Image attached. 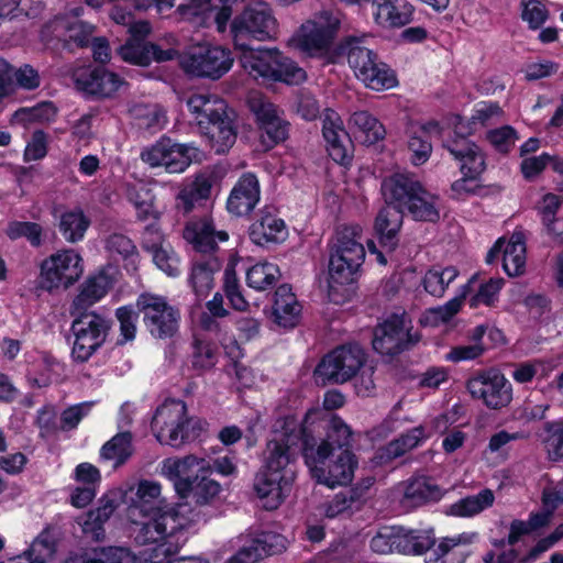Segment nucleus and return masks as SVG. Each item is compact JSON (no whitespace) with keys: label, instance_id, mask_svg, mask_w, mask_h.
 <instances>
[{"label":"nucleus","instance_id":"1","mask_svg":"<svg viewBox=\"0 0 563 563\" xmlns=\"http://www.w3.org/2000/svg\"><path fill=\"white\" fill-rule=\"evenodd\" d=\"M352 431L338 416L319 408L302 419L289 413L275 420L254 490L265 509H277L290 494L296 477L294 459L301 449L311 477L329 488L346 486L357 468L347 449Z\"/></svg>","mask_w":563,"mask_h":563},{"label":"nucleus","instance_id":"2","mask_svg":"<svg viewBox=\"0 0 563 563\" xmlns=\"http://www.w3.org/2000/svg\"><path fill=\"white\" fill-rule=\"evenodd\" d=\"M126 516L133 525L135 541L156 544L145 560L162 563L176 554L187 541V533L200 521V514L188 504L170 505L162 498V485L142 479Z\"/></svg>","mask_w":563,"mask_h":563},{"label":"nucleus","instance_id":"3","mask_svg":"<svg viewBox=\"0 0 563 563\" xmlns=\"http://www.w3.org/2000/svg\"><path fill=\"white\" fill-rule=\"evenodd\" d=\"M244 0H186L176 12L196 26H214L219 34L229 31L234 48H247L252 41H276L279 22L271 3L251 0L233 16L234 7Z\"/></svg>","mask_w":563,"mask_h":563},{"label":"nucleus","instance_id":"4","mask_svg":"<svg viewBox=\"0 0 563 563\" xmlns=\"http://www.w3.org/2000/svg\"><path fill=\"white\" fill-rule=\"evenodd\" d=\"M362 240L363 228L350 224L339 229L329 245L328 297L336 305L347 301L354 292L366 254Z\"/></svg>","mask_w":563,"mask_h":563},{"label":"nucleus","instance_id":"5","mask_svg":"<svg viewBox=\"0 0 563 563\" xmlns=\"http://www.w3.org/2000/svg\"><path fill=\"white\" fill-rule=\"evenodd\" d=\"M382 192L387 203L407 210L416 220L433 222L439 219L438 197L410 174H395L384 179Z\"/></svg>","mask_w":563,"mask_h":563},{"label":"nucleus","instance_id":"6","mask_svg":"<svg viewBox=\"0 0 563 563\" xmlns=\"http://www.w3.org/2000/svg\"><path fill=\"white\" fill-rule=\"evenodd\" d=\"M241 51L244 70L255 79L263 78L287 85H298L306 79V71L278 48H235Z\"/></svg>","mask_w":563,"mask_h":563},{"label":"nucleus","instance_id":"7","mask_svg":"<svg viewBox=\"0 0 563 563\" xmlns=\"http://www.w3.org/2000/svg\"><path fill=\"white\" fill-rule=\"evenodd\" d=\"M366 37H347L341 45L346 54L350 67L357 79L367 88L376 91L391 89L397 86L395 71L365 44Z\"/></svg>","mask_w":563,"mask_h":563},{"label":"nucleus","instance_id":"8","mask_svg":"<svg viewBox=\"0 0 563 563\" xmlns=\"http://www.w3.org/2000/svg\"><path fill=\"white\" fill-rule=\"evenodd\" d=\"M340 16L322 10L305 20L288 40V46L310 57H321L333 46L340 27Z\"/></svg>","mask_w":563,"mask_h":563},{"label":"nucleus","instance_id":"9","mask_svg":"<svg viewBox=\"0 0 563 563\" xmlns=\"http://www.w3.org/2000/svg\"><path fill=\"white\" fill-rule=\"evenodd\" d=\"M196 428L201 429V422L187 417V408L181 400L165 401L156 409L152 420V430L157 441L174 448L194 438Z\"/></svg>","mask_w":563,"mask_h":563},{"label":"nucleus","instance_id":"10","mask_svg":"<svg viewBox=\"0 0 563 563\" xmlns=\"http://www.w3.org/2000/svg\"><path fill=\"white\" fill-rule=\"evenodd\" d=\"M179 63L190 76L217 80L231 70L234 57L223 45L200 43L185 52Z\"/></svg>","mask_w":563,"mask_h":563},{"label":"nucleus","instance_id":"11","mask_svg":"<svg viewBox=\"0 0 563 563\" xmlns=\"http://www.w3.org/2000/svg\"><path fill=\"white\" fill-rule=\"evenodd\" d=\"M84 272V258L76 250H58L41 263L38 287L48 292L68 289L81 278Z\"/></svg>","mask_w":563,"mask_h":563},{"label":"nucleus","instance_id":"12","mask_svg":"<svg viewBox=\"0 0 563 563\" xmlns=\"http://www.w3.org/2000/svg\"><path fill=\"white\" fill-rule=\"evenodd\" d=\"M366 360L360 345H341L323 356L314 369V378L322 384H344L358 375Z\"/></svg>","mask_w":563,"mask_h":563},{"label":"nucleus","instance_id":"13","mask_svg":"<svg viewBox=\"0 0 563 563\" xmlns=\"http://www.w3.org/2000/svg\"><path fill=\"white\" fill-rule=\"evenodd\" d=\"M201 151L191 143H177L162 136L141 152V159L150 167H163L169 174H181L201 159Z\"/></svg>","mask_w":563,"mask_h":563},{"label":"nucleus","instance_id":"14","mask_svg":"<svg viewBox=\"0 0 563 563\" xmlns=\"http://www.w3.org/2000/svg\"><path fill=\"white\" fill-rule=\"evenodd\" d=\"M111 320L102 314L89 312L75 319L70 331L74 336L71 356L76 362H87L106 342Z\"/></svg>","mask_w":563,"mask_h":563},{"label":"nucleus","instance_id":"15","mask_svg":"<svg viewBox=\"0 0 563 563\" xmlns=\"http://www.w3.org/2000/svg\"><path fill=\"white\" fill-rule=\"evenodd\" d=\"M202 473H212L211 460L195 454L167 457L159 464V474L173 484L181 498L189 497L191 485Z\"/></svg>","mask_w":563,"mask_h":563},{"label":"nucleus","instance_id":"16","mask_svg":"<svg viewBox=\"0 0 563 563\" xmlns=\"http://www.w3.org/2000/svg\"><path fill=\"white\" fill-rule=\"evenodd\" d=\"M137 307L143 313L146 329L153 336L166 339L177 332L180 314L167 302L166 298L145 292L139 297Z\"/></svg>","mask_w":563,"mask_h":563},{"label":"nucleus","instance_id":"17","mask_svg":"<svg viewBox=\"0 0 563 563\" xmlns=\"http://www.w3.org/2000/svg\"><path fill=\"white\" fill-rule=\"evenodd\" d=\"M418 341L419 335L412 332L411 320L404 312L390 316L375 329L373 347L382 355H394Z\"/></svg>","mask_w":563,"mask_h":563},{"label":"nucleus","instance_id":"18","mask_svg":"<svg viewBox=\"0 0 563 563\" xmlns=\"http://www.w3.org/2000/svg\"><path fill=\"white\" fill-rule=\"evenodd\" d=\"M467 390L472 397L483 400L492 409L506 407L512 399L511 384L495 369L483 372L468 379Z\"/></svg>","mask_w":563,"mask_h":563},{"label":"nucleus","instance_id":"19","mask_svg":"<svg viewBox=\"0 0 563 563\" xmlns=\"http://www.w3.org/2000/svg\"><path fill=\"white\" fill-rule=\"evenodd\" d=\"M233 542L239 547L236 560L243 563H255L265 555L282 553L288 545L286 537L273 531H247Z\"/></svg>","mask_w":563,"mask_h":563},{"label":"nucleus","instance_id":"20","mask_svg":"<svg viewBox=\"0 0 563 563\" xmlns=\"http://www.w3.org/2000/svg\"><path fill=\"white\" fill-rule=\"evenodd\" d=\"M249 103L251 111L256 117L262 143L267 148L287 139L289 124L275 104L262 96H252Z\"/></svg>","mask_w":563,"mask_h":563},{"label":"nucleus","instance_id":"21","mask_svg":"<svg viewBox=\"0 0 563 563\" xmlns=\"http://www.w3.org/2000/svg\"><path fill=\"white\" fill-rule=\"evenodd\" d=\"M95 25L82 20L52 19L41 30V41L51 45L63 42L68 48L85 47L90 43Z\"/></svg>","mask_w":563,"mask_h":563},{"label":"nucleus","instance_id":"22","mask_svg":"<svg viewBox=\"0 0 563 563\" xmlns=\"http://www.w3.org/2000/svg\"><path fill=\"white\" fill-rule=\"evenodd\" d=\"M454 422L453 415L442 413L435 417L430 426L427 423L418 426L389 442L379 451L378 457L382 462L396 459L422 444L432 432H444Z\"/></svg>","mask_w":563,"mask_h":563},{"label":"nucleus","instance_id":"23","mask_svg":"<svg viewBox=\"0 0 563 563\" xmlns=\"http://www.w3.org/2000/svg\"><path fill=\"white\" fill-rule=\"evenodd\" d=\"M166 43L169 47L163 48L156 43L129 38L126 43L119 48L118 54L124 62L139 66H147L152 62H167L178 55V51L176 49L178 40L174 34H169L166 36Z\"/></svg>","mask_w":563,"mask_h":563},{"label":"nucleus","instance_id":"24","mask_svg":"<svg viewBox=\"0 0 563 563\" xmlns=\"http://www.w3.org/2000/svg\"><path fill=\"white\" fill-rule=\"evenodd\" d=\"M543 509L531 514L528 521L515 520L510 525L507 539L509 545L517 543L521 537L534 532L551 521L552 511L563 504V483L549 486L543 490Z\"/></svg>","mask_w":563,"mask_h":563},{"label":"nucleus","instance_id":"25","mask_svg":"<svg viewBox=\"0 0 563 563\" xmlns=\"http://www.w3.org/2000/svg\"><path fill=\"white\" fill-rule=\"evenodd\" d=\"M73 78L78 90L100 98L112 97L125 84L118 74L103 67H78Z\"/></svg>","mask_w":563,"mask_h":563},{"label":"nucleus","instance_id":"26","mask_svg":"<svg viewBox=\"0 0 563 563\" xmlns=\"http://www.w3.org/2000/svg\"><path fill=\"white\" fill-rule=\"evenodd\" d=\"M526 241L522 232H514L506 240L500 238L486 255V263L493 264L503 255V268L508 276L515 277L523 274L526 269Z\"/></svg>","mask_w":563,"mask_h":563},{"label":"nucleus","instance_id":"27","mask_svg":"<svg viewBox=\"0 0 563 563\" xmlns=\"http://www.w3.org/2000/svg\"><path fill=\"white\" fill-rule=\"evenodd\" d=\"M322 135L329 156L339 164L351 159V140L338 112L327 109L322 119Z\"/></svg>","mask_w":563,"mask_h":563},{"label":"nucleus","instance_id":"28","mask_svg":"<svg viewBox=\"0 0 563 563\" xmlns=\"http://www.w3.org/2000/svg\"><path fill=\"white\" fill-rule=\"evenodd\" d=\"M442 129L437 121L412 122L407 128V147L410 162L415 166L423 165L432 153V140L441 135Z\"/></svg>","mask_w":563,"mask_h":563},{"label":"nucleus","instance_id":"29","mask_svg":"<svg viewBox=\"0 0 563 563\" xmlns=\"http://www.w3.org/2000/svg\"><path fill=\"white\" fill-rule=\"evenodd\" d=\"M185 240L199 253H211L218 243L229 239L228 232L217 230L211 219L202 218L189 221L184 230Z\"/></svg>","mask_w":563,"mask_h":563},{"label":"nucleus","instance_id":"30","mask_svg":"<svg viewBox=\"0 0 563 563\" xmlns=\"http://www.w3.org/2000/svg\"><path fill=\"white\" fill-rule=\"evenodd\" d=\"M444 147L460 163L462 175L481 176L485 170V156L482 150L466 135H455L445 142Z\"/></svg>","mask_w":563,"mask_h":563},{"label":"nucleus","instance_id":"31","mask_svg":"<svg viewBox=\"0 0 563 563\" xmlns=\"http://www.w3.org/2000/svg\"><path fill=\"white\" fill-rule=\"evenodd\" d=\"M402 210L395 205L387 203L376 216L374 232L380 247L386 252L396 250L399 243V232L402 227Z\"/></svg>","mask_w":563,"mask_h":563},{"label":"nucleus","instance_id":"32","mask_svg":"<svg viewBox=\"0 0 563 563\" xmlns=\"http://www.w3.org/2000/svg\"><path fill=\"white\" fill-rule=\"evenodd\" d=\"M412 13V5L405 0H372L374 21L384 29L405 26L411 21Z\"/></svg>","mask_w":563,"mask_h":563},{"label":"nucleus","instance_id":"33","mask_svg":"<svg viewBox=\"0 0 563 563\" xmlns=\"http://www.w3.org/2000/svg\"><path fill=\"white\" fill-rule=\"evenodd\" d=\"M302 306L289 285H280L274 297L272 320L279 328L291 329L301 318Z\"/></svg>","mask_w":563,"mask_h":563},{"label":"nucleus","instance_id":"34","mask_svg":"<svg viewBox=\"0 0 563 563\" xmlns=\"http://www.w3.org/2000/svg\"><path fill=\"white\" fill-rule=\"evenodd\" d=\"M260 201V184L255 175L244 174L233 187L228 210L236 216L249 214Z\"/></svg>","mask_w":563,"mask_h":563},{"label":"nucleus","instance_id":"35","mask_svg":"<svg viewBox=\"0 0 563 563\" xmlns=\"http://www.w3.org/2000/svg\"><path fill=\"white\" fill-rule=\"evenodd\" d=\"M187 107L201 130L229 114L225 101L217 95L208 92L190 96Z\"/></svg>","mask_w":563,"mask_h":563},{"label":"nucleus","instance_id":"36","mask_svg":"<svg viewBox=\"0 0 563 563\" xmlns=\"http://www.w3.org/2000/svg\"><path fill=\"white\" fill-rule=\"evenodd\" d=\"M250 239L256 245L280 244L288 238L285 221L272 213H262L250 227Z\"/></svg>","mask_w":563,"mask_h":563},{"label":"nucleus","instance_id":"37","mask_svg":"<svg viewBox=\"0 0 563 563\" xmlns=\"http://www.w3.org/2000/svg\"><path fill=\"white\" fill-rule=\"evenodd\" d=\"M402 493V504L416 507L428 501H438L442 498L444 490L431 478L416 476L399 485Z\"/></svg>","mask_w":563,"mask_h":563},{"label":"nucleus","instance_id":"38","mask_svg":"<svg viewBox=\"0 0 563 563\" xmlns=\"http://www.w3.org/2000/svg\"><path fill=\"white\" fill-rule=\"evenodd\" d=\"M63 563H142V559L123 547H99L74 553Z\"/></svg>","mask_w":563,"mask_h":563},{"label":"nucleus","instance_id":"39","mask_svg":"<svg viewBox=\"0 0 563 563\" xmlns=\"http://www.w3.org/2000/svg\"><path fill=\"white\" fill-rule=\"evenodd\" d=\"M503 109L498 103L492 101L477 102L472 111L468 121L459 119L455 123V135H471L481 129L494 124L503 117Z\"/></svg>","mask_w":563,"mask_h":563},{"label":"nucleus","instance_id":"40","mask_svg":"<svg viewBox=\"0 0 563 563\" xmlns=\"http://www.w3.org/2000/svg\"><path fill=\"white\" fill-rule=\"evenodd\" d=\"M112 271V267L103 268L89 276L81 284L74 305L79 309H86L101 300L113 285Z\"/></svg>","mask_w":563,"mask_h":563},{"label":"nucleus","instance_id":"41","mask_svg":"<svg viewBox=\"0 0 563 563\" xmlns=\"http://www.w3.org/2000/svg\"><path fill=\"white\" fill-rule=\"evenodd\" d=\"M347 124L353 137L365 145L377 143L386 134V130L378 119L365 110L353 112Z\"/></svg>","mask_w":563,"mask_h":563},{"label":"nucleus","instance_id":"42","mask_svg":"<svg viewBox=\"0 0 563 563\" xmlns=\"http://www.w3.org/2000/svg\"><path fill=\"white\" fill-rule=\"evenodd\" d=\"M117 508L113 499L106 496L100 499L99 506L77 518L82 533L95 541H101L104 538V522L110 518Z\"/></svg>","mask_w":563,"mask_h":563},{"label":"nucleus","instance_id":"43","mask_svg":"<svg viewBox=\"0 0 563 563\" xmlns=\"http://www.w3.org/2000/svg\"><path fill=\"white\" fill-rule=\"evenodd\" d=\"M476 278L477 276L473 275L467 283L460 288L459 295L449 300L445 305L426 310L420 318V323L424 327H438L450 321L460 311L462 302L467 297Z\"/></svg>","mask_w":563,"mask_h":563},{"label":"nucleus","instance_id":"44","mask_svg":"<svg viewBox=\"0 0 563 563\" xmlns=\"http://www.w3.org/2000/svg\"><path fill=\"white\" fill-rule=\"evenodd\" d=\"M26 362L29 364L27 380L32 386L40 388L46 387L53 382L59 367L57 360L44 352L27 355Z\"/></svg>","mask_w":563,"mask_h":563},{"label":"nucleus","instance_id":"45","mask_svg":"<svg viewBox=\"0 0 563 563\" xmlns=\"http://www.w3.org/2000/svg\"><path fill=\"white\" fill-rule=\"evenodd\" d=\"M221 263L216 256L197 258L192 263L189 283L197 296H206L213 287V275L220 269Z\"/></svg>","mask_w":563,"mask_h":563},{"label":"nucleus","instance_id":"46","mask_svg":"<svg viewBox=\"0 0 563 563\" xmlns=\"http://www.w3.org/2000/svg\"><path fill=\"white\" fill-rule=\"evenodd\" d=\"M495 495L493 490L482 489L476 495H470L448 507L446 514L453 517L471 518L479 515L494 505Z\"/></svg>","mask_w":563,"mask_h":563},{"label":"nucleus","instance_id":"47","mask_svg":"<svg viewBox=\"0 0 563 563\" xmlns=\"http://www.w3.org/2000/svg\"><path fill=\"white\" fill-rule=\"evenodd\" d=\"M202 132L208 137L211 148L217 154L228 152L236 140L233 121L229 114L213 121L211 124L202 129Z\"/></svg>","mask_w":563,"mask_h":563},{"label":"nucleus","instance_id":"48","mask_svg":"<svg viewBox=\"0 0 563 563\" xmlns=\"http://www.w3.org/2000/svg\"><path fill=\"white\" fill-rule=\"evenodd\" d=\"M282 276L277 264L269 261H260L245 272L246 285L257 291L272 289Z\"/></svg>","mask_w":563,"mask_h":563},{"label":"nucleus","instance_id":"49","mask_svg":"<svg viewBox=\"0 0 563 563\" xmlns=\"http://www.w3.org/2000/svg\"><path fill=\"white\" fill-rule=\"evenodd\" d=\"M475 283L472 285L470 292L468 303L472 308L479 306L492 307L498 301V296L504 287L505 280L501 277H492L485 282L478 283V275Z\"/></svg>","mask_w":563,"mask_h":563},{"label":"nucleus","instance_id":"50","mask_svg":"<svg viewBox=\"0 0 563 563\" xmlns=\"http://www.w3.org/2000/svg\"><path fill=\"white\" fill-rule=\"evenodd\" d=\"M435 538L431 529L408 530L400 527V553L421 555L434 545Z\"/></svg>","mask_w":563,"mask_h":563},{"label":"nucleus","instance_id":"51","mask_svg":"<svg viewBox=\"0 0 563 563\" xmlns=\"http://www.w3.org/2000/svg\"><path fill=\"white\" fill-rule=\"evenodd\" d=\"M459 275L460 272L454 266H435L424 274L422 286L429 295L441 298Z\"/></svg>","mask_w":563,"mask_h":563},{"label":"nucleus","instance_id":"52","mask_svg":"<svg viewBox=\"0 0 563 563\" xmlns=\"http://www.w3.org/2000/svg\"><path fill=\"white\" fill-rule=\"evenodd\" d=\"M132 435L130 432L115 434L100 450V457L113 463L114 467L124 464L132 455Z\"/></svg>","mask_w":563,"mask_h":563},{"label":"nucleus","instance_id":"53","mask_svg":"<svg viewBox=\"0 0 563 563\" xmlns=\"http://www.w3.org/2000/svg\"><path fill=\"white\" fill-rule=\"evenodd\" d=\"M57 109L53 102H42L34 107L21 108L12 117V123L27 126L30 124H45L55 120Z\"/></svg>","mask_w":563,"mask_h":563},{"label":"nucleus","instance_id":"54","mask_svg":"<svg viewBox=\"0 0 563 563\" xmlns=\"http://www.w3.org/2000/svg\"><path fill=\"white\" fill-rule=\"evenodd\" d=\"M90 224L89 219L80 209L66 211L59 220V231L69 243L81 241Z\"/></svg>","mask_w":563,"mask_h":563},{"label":"nucleus","instance_id":"55","mask_svg":"<svg viewBox=\"0 0 563 563\" xmlns=\"http://www.w3.org/2000/svg\"><path fill=\"white\" fill-rule=\"evenodd\" d=\"M555 367L556 364L553 360L523 362L515 366L511 376L516 383L527 384L533 378H547Z\"/></svg>","mask_w":563,"mask_h":563},{"label":"nucleus","instance_id":"56","mask_svg":"<svg viewBox=\"0 0 563 563\" xmlns=\"http://www.w3.org/2000/svg\"><path fill=\"white\" fill-rule=\"evenodd\" d=\"M130 112L141 129L157 131L166 124L165 112L157 104H136Z\"/></svg>","mask_w":563,"mask_h":563},{"label":"nucleus","instance_id":"57","mask_svg":"<svg viewBox=\"0 0 563 563\" xmlns=\"http://www.w3.org/2000/svg\"><path fill=\"white\" fill-rule=\"evenodd\" d=\"M540 439L551 461L563 460V421L547 422Z\"/></svg>","mask_w":563,"mask_h":563},{"label":"nucleus","instance_id":"58","mask_svg":"<svg viewBox=\"0 0 563 563\" xmlns=\"http://www.w3.org/2000/svg\"><path fill=\"white\" fill-rule=\"evenodd\" d=\"M212 473H202L191 485L190 495L198 505H210L221 494L220 483L211 478Z\"/></svg>","mask_w":563,"mask_h":563},{"label":"nucleus","instance_id":"59","mask_svg":"<svg viewBox=\"0 0 563 563\" xmlns=\"http://www.w3.org/2000/svg\"><path fill=\"white\" fill-rule=\"evenodd\" d=\"M107 249L117 253L125 262L129 272H135L139 264V253L132 240L123 234H112L107 241Z\"/></svg>","mask_w":563,"mask_h":563},{"label":"nucleus","instance_id":"60","mask_svg":"<svg viewBox=\"0 0 563 563\" xmlns=\"http://www.w3.org/2000/svg\"><path fill=\"white\" fill-rule=\"evenodd\" d=\"M400 527H383L371 540V549L379 554L400 553Z\"/></svg>","mask_w":563,"mask_h":563},{"label":"nucleus","instance_id":"61","mask_svg":"<svg viewBox=\"0 0 563 563\" xmlns=\"http://www.w3.org/2000/svg\"><path fill=\"white\" fill-rule=\"evenodd\" d=\"M355 501L356 494L354 492H341L334 495L331 500L322 504L319 508V512L325 518L334 519L349 514Z\"/></svg>","mask_w":563,"mask_h":563},{"label":"nucleus","instance_id":"62","mask_svg":"<svg viewBox=\"0 0 563 563\" xmlns=\"http://www.w3.org/2000/svg\"><path fill=\"white\" fill-rule=\"evenodd\" d=\"M146 245L152 249L153 262L158 269L164 272L169 277L179 275V258L170 247V245L156 249L153 243L146 242Z\"/></svg>","mask_w":563,"mask_h":563},{"label":"nucleus","instance_id":"63","mask_svg":"<svg viewBox=\"0 0 563 563\" xmlns=\"http://www.w3.org/2000/svg\"><path fill=\"white\" fill-rule=\"evenodd\" d=\"M5 234L10 240L25 238L33 246L42 242V227L35 222L11 221L8 223Z\"/></svg>","mask_w":563,"mask_h":563},{"label":"nucleus","instance_id":"64","mask_svg":"<svg viewBox=\"0 0 563 563\" xmlns=\"http://www.w3.org/2000/svg\"><path fill=\"white\" fill-rule=\"evenodd\" d=\"M115 316L120 322L119 343L124 344L133 341L136 335L137 313L131 307H120L115 311Z\"/></svg>","mask_w":563,"mask_h":563}]
</instances>
